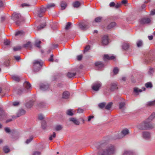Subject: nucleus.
<instances>
[{"label": "nucleus", "mask_w": 155, "mask_h": 155, "mask_svg": "<svg viewBox=\"0 0 155 155\" xmlns=\"http://www.w3.org/2000/svg\"><path fill=\"white\" fill-rule=\"evenodd\" d=\"M97 148L99 149L97 155H112L115 153L116 150L114 146L109 144L106 146L104 143L101 144Z\"/></svg>", "instance_id": "obj_1"}, {"label": "nucleus", "mask_w": 155, "mask_h": 155, "mask_svg": "<svg viewBox=\"0 0 155 155\" xmlns=\"http://www.w3.org/2000/svg\"><path fill=\"white\" fill-rule=\"evenodd\" d=\"M149 120L147 119L137 126L138 129L141 130H150L154 128L155 125L150 123Z\"/></svg>", "instance_id": "obj_2"}, {"label": "nucleus", "mask_w": 155, "mask_h": 155, "mask_svg": "<svg viewBox=\"0 0 155 155\" xmlns=\"http://www.w3.org/2000/svg\"><path fill=\"white\" fill-rule=\"evenodd\" d=\"M43 62L41 60L34 61L33 62V70L35 72L39 71L41 69Z\"/></svg>", "instance_id": "obj_3"}, {"label": "nucleus", "mask_w": 155, "mask_h": 155, "mask_svg": "<svg viewBox=\"0 0 155 155\" xmlns=\"http://www.w3.org/2000/svg\"><path fill=\"white\" fill-rule=\"evenodd\" d=\"M129 133V130L127 129L123 130L121 132L117 134L114 136L112 139L113 140H116L117 139H120L123 138L126 135Z\"/></svg>", "instance_id": "obj_4"}, {"label": "nucleus", "mask_w": 155, "mask_h": 155, "mask_svg": "<svg viewBox=\"0 0 155 155\" xmlns=\"http://www.w3.org/2000/svg\"><path fill=\"white\" fill-rule=\"evenodd\" d=\"M79 28L83 31H85L89 27V24L86 22L81 21L78 23Z\"/></svg>", "instance_id": "obj_5"}, {"label": "nucleus", "mask_w": 155, "mask_h": 155, "mask_svg": "<svg viewBox=\"0 0 155 155\" xmlns=\"http://www.w3.org/2000/svg\"><path fill=\"white\" fill-rule=\"evenodd\" d=\"M42 20H37L36 21L35 23H39L40 25L37 26V28L38 30H40L43 29L46 25L45 21H42Z\"/></svg>", "instance_id": "obj_6"}, {"label": "nucleus", "mask_w": 155, "mask_h": 155, "mask_svg": "<svg viewBox=\"0 0 155 155\" xmlns=\"http://www.w3.org/2000/svg\"><path fill=\"white\" fill-rule=\"evenodd\" d=\"M101 86V83L100 81H97L93 84L92 86V88L94 90L97 91L99 90Z\"/></svg>", "instance_id": "obj_7"}, {"label": "nucleus", "mask_w": 155, "mask_h": 155, "mask_svg": "<svg viewBox=\"0 0 155 155\" xmlns=\"http://www.w3.org/2000/svg\"><path fill=\"white\" fill-rule=\"evenodd\" d=\"M142 136L144 139L148 140L151 138V134L147 131H144L142 133Z\"/></svg>", "instance_id": "obj_8"}, {"label": "nucleus", "mask_w": 155, "mask_h": 155, "mask_svg": "<svg viewBox=\"0 0 155 155\" xmlns=\"http://www.w3.org/2000/svg\"><path fill=\"white\" fill-rule=\"evenodd\" d=\"M95 68L97 70H101L104 67V64L101 61L97 62L95 63Z\"/></svg>", "instance_id": "obj_9"}, {"label": "nucleus", "mask_w": 155, "mask_h": 155, "mask_svg": "<svg viewBox=\"0 0 155 155\" xmlns=\"http://www.w3.org/2000/svg\"><path fill=\"white\" fill-rule=\"evenodd\" d=\"M47 8L46 7H42L38 11V16L40 18L42 17V14L45 13L47 10Z\"/></svg>", "instance_id": "obj_10"}, {"label": "nucleus", "mask_w": 155, "mask_h": 155, "mask_svg": "<svg viewBox=\"0 0 155 155\" xmlns=\"http://www.w3.org/2000/svg\"><path fill=\"white\" fill-rule=\"evenodd\" d=\"M138 22L141 25H148L152 23L151 20H139Z\"/></svg>", "instance_id": "obj_11"}, {"label": "nucleus", "mask_w": 155, "mask_h": 155, "mask_svg": "<svg viewBox=\"0 0 155 155\" xmlns=\"http://www.w3.org/2000/svg\"><path fill=\"white\" fill-rule=\"evenodd\" d=\"M109 6L110 7L117 9L121 6V4L117 3L116 4H115L114 2H111L110 3Z\"/></svg>", "instance_id": "obj_12"}, {"label": "nucleus", "mask_w": 155, "mask_h": 155, "mask_svg": "<svg viewBox=\"0 0 155 155\" xmlns=\"http://www.w3.org/2000/svg\"><path fill=\"white\" fill-rule=\"evenodd\" d=\"M108 43V36L107 35H104L102 38V43L104 45L107 44Z\"/></svg>", "instance_id": "obj_13"}, {"label": "nucleus", "mask_w": 155, "mask_h": 155, "mask_svg": "<svg viewBox=\"0 0 155 155\" xmlns=\"http://www.w3.org/2000/svg\"><path fill=\"white\" fill-rule=\"evenodd\" d=\"M122 155H135L134 151L130 150H124Z\"/></svg>", "instance_id": "obj_14"}, {"label": "nucleus", "mask_w": 155, "mask_h": 155, "mask_svg": "<svg viewBox=\"0 0 155 155\" xmlns=\"http://www.w3.org/2000/svg\"><path fill=\"white\" fill-rule=\"evenodd\" d=\"M131 44L128 43H124L122 45V48L123 50H126L131 46Z\"/></svg>", "instance_id": "obj_15"}, {"label": "nucleus", "mask_w": 155, "mask_h": 155, "mask_svg": "<svg viewBox=\"0 0 155 155\" xmlns=\"http://www.w3.org/2000/svg\"><path fill=\"white\" fill-rule=\"evenodd\" d=\"M24 86L27 90V91L26 92L28 91V90H30L31 88V84L27 81H25L24 83Z\"/></svg>", "instance_id": "obj_16"}, {"label": "nucleus", "mask_w": 155, "mask_h": 155, "mask_svg": "<svg viewBox=\"0 0 155 155\" xmlns=\"http://www.w3.org/2000/svg\"><path fill=\"white\" fill-rule=\"evenodd\" d=\"M21 16L19 13H13L12 15V18L15 19H18L22 18Z\"/></svg>", "instance_id": "obj_17"}, {"label": "nucleus", "mask_w": 155, "mask_h": 155, "mask_svg": "<svg viewBox=\"0 0 155 155\" xmlns=\"http://www.w3.org/2000/svg\"><path fill=\"white\" fill-rule=\"evenodd\" d=\"M13 22L12 23H15V24L18 26H19L22 25L24 23V20H12Z\"/></svg>", "instance_id": "obj_18"}, {"label": "nucleus", "mask_w": 155, "mask_h": 155, "mask_svg": "<svg viewBox=\"0 0 155 155\" xmlns=\"http://www.w3.org/2000/svg\"><path fill=\"white\" fill-rule=\"evenodd\" d=\"M69 92L67 91H65L63 92L62 94V98L64 99H68L70 96Z\"/></svg>", "instance_id": "obj_19"}, {"label": "nucleus", "mask_w": 155, "mask_h": 155, "mask_svg": "<svg viewBox=\"0 0 155 155\" xmlns=\"http://www.w3.org/2000/svg\"><path fill=\"white\" fill-rule=\"evenodd\" d=\"M5 117V115L3 109L0 108V120H2Z\"/></svg>", "instance_id": "obj_20"}, {"label": "nucleus", "mask_w": 155, "mask_h": 155, "mask_svg": "<svg viewBox=\"0 0 155 155\" xmlns=\"http://www.w3.org/2000/svg\"><path fill=\"white\" fill-rule=\"evenodd\" d=\"M115 58V57L113 55L109 56L108 54H105L104 57V61L106 59L107 60H113Z\"/></svg>", "instance_id": "obj_21"}, {"label": "nucleus", "mask_w": 155, "mask_h": 155, "mask_svg": "<svg viewBox=\"0 0 155 155\" xmlns=\"http://www.w3.org/2000/svg\"><path fill=\"white\" fill-rule=\"evenodd\" d=\"M25 111L23 109H20L17 114V117H19L25 114Z\"/></svg>", "instance_id": "obj_22"}, {"label": "nucleus", "mask_w": 155, "mask_h": 155, "mask_svg": "<svg viewBox=\"0 0 155 155\" xmlns=\"http://www.w3.org/2000/svg\"><path fill=\"white\" fill-rule=\"evenodd\" d=\"M49 87V86L48 84H42L40 86V89L42 91H45Z\"/></svg>", "instance_id": "obj_23"}, {"label": "nucleus", "mask_w": 155, "mask_h": 155, "mask_svg": "<svg viewBox=\"0 0 155 155\" xmlns=\"http://www.w3.org/2000/svg\"><path fill=\"white\" fill-rule=\"evenodd\" d=\"M116 25V23L115 22L110 23L107 26V29H110L115 27Z\"/></svg>", "instance_id": "obj_24"}, {"label": "nucleus", "mask_w": 155, "mask_h": 155, "mask_svg": "<svg viewBox=\"0 0 155 155\" xmlns=\"http://www.w3.org/2000/svg\"><path fill=\"white\" fill-rule=\"evenodd\" d=\"M32 45L30 42L28 41L26 44H24L23 46V47L31 49V48Z\"/></svg>", "instance_id": "obj_25"}, {"label": "nucleus", "mask_w": 155, "mask_h": 155, "mask_svg": "<svg viewBox=\"0 0 155 155\" xmlns=\"http://www.w3.org/2000/svg\"><path fill=\"white\" fill-rule=\"evenodd\" d=\"M34 101L32 100H31L27 102L26 104V106L27 108H30L33 105Z\"/></svg>", "instance_id": "obj_26"}, {"label": "nucleus", "mask_w": 155, "mask_h": 155, "mask_svg": "<svg viewBox=\"0 0 155 155\" xmlns=\"http://www.w3.org/2000/svg\"><path fill=\"white\" fill-rule=\"evenodd\" d=\"M142 90L141 89H139L137 88H135L134 89V92L137 93L138 94L139 92H141L143 91H145V87H143L142 88Z\"/></svg>", "instance_id": "obj_27"}, {"label": "nucleus", "mask_w": 155, "mask_h": 155, "mask_svg": "<svg viewBox=\"0 0 155 155\" xmlns=\"http://www.w3.org/2000/svg\"><path fill=\"white\" fill-rule=\"evenodd\" d=\"M117 87L116 84L114 83L112 84H111L110 87V90L111 91H113L117 89Z\"/></svg>", "instance_id": "obj_28"}, {"label": "nucleus", "mask_w": 155, "mask_h": 155, "mask_svg": "<svg viewBox=\"0 0 155 155\" xmlns=\"http://www.w3.org/2000/svg\"><path fill=\"white\" fill-rule=\"evenodd\" d=\"M55 6V5L54 3H51L47 4L46 5V7L47 9H49L54 8Z\"/></svg>", "instance_id": "obj_29"}, {"label": "nucleus", "mask_w": 155, "mask_h": 155, "mask_svg": "<svg viewBox=\"0 0 155 155\" xmlns=\"http://www.w3.org/2000/svg\"><path fill=\"white\" fill-rule=\"evenodd\" d=\"M70 121L73 122L74 124H75L76 125H78L80 124L79 122L74 118H70Z\"/></svg>", "instance_id": "obj_30"}, {"label": "nucleus", "mask_w": 155, "mask_h": 155, "mask_svg": "<svg viewBox=\"0 0 155 155\" xmlns=\"http://www.w3.org/2000/svg\"><path fill=\"white\" fill-rule=\"evenodd\" d=\"M81 5L80 2L78 1H75L73 3V5L74 8H78Z\"/></svg>", "instance_id": "obj_31"}, {"label": "nucleus", "mask_w": 155, "mask_h": 155, "mask_svg": "<svg viewBox=\"0 0 155 155\" xmlns=\"http://www.w3.org/2000/svg\"><path fill=\"white\" fill-rule=\"evenodd\" d=\"M126 104L124 101L120 102L119 104V108L120 109L122 110L125 106Z\"/></svg>", "instance_id": "obj_32"}, {"label": "nucleus", "mask_w": 155, "mask_h": 155, "mask_svg": "<svg viewBox=\"0 0 155 155\" xmlns=\"http://www.w3.org/2000/svg\"><path fill=\"white\" fill-rule=\"evenodd\" d=\"M76 73H75L68 72L67 74V76L69 78H73L75 76Z\"/></svg>", "instance_id": "obj_33"}, {"label": "nucleus", "mask_w": 155, "mask_h": 155, "mask_svg": "<svg viewBox=\"0 0 155 155\" xmlns=\"http://www.w3.org/2000/svg\"><path fill=\"white\" fill-rule=\"evenodd\" d=\"M12 78L13 80L16 81L18 82L20 80L19 77L17 75H14L12 76Z\"/></svg>", "instance_id": "obj_34"}, {"label": "nucleus", "mask_w": 155, "mask_h": 155, "mask_svg": "<svg viewBox=\"0 0 155 155\" xmlns=\"http://www.w3.org/2000/svg\"><path fill=\"white\" fill-rule=\"evenodd\" d=\"M155 69L152 68H150L148 71V74L149 75H151L154 72Z\"/></svg>", "instance_id": "obj_35"}, {"label": "nucleus", "mask_w": 155, "mask_h": 155, "mask_svg": "<svg viewBox=\"0 0 155 155\" xmlns=\"http://www.w3.org/2000/svg\"><path fill=\"white\" fill-rule=\"evenodd\" d=\"M101 20H94L92 22V25L94 26H97L101 22Z\"/></svg>", "instance_id": "obj_36"}, {"label": "nucleus", "mask_w": 155, "mask_h": 155, "mask_svg": "<svg viewBox=\"0 0 155 155\" xmlns=\"http://www.w3.org/2000/svg\"><path fill=\"white\" fill-rule=\"evenodd\" d=\"M106 105V103L105 102H103L100 103H99L98 104V106L99 107L103 109L104 107H105V105Z\"/></svg>", "instance_id": "obj_37"}, {"label": "nucleus", "mask_w": 155, "mask_h": 155, "mask_svg": "<svg viewBox=\"0 0 155 155\" xmlns=\"http://www.w3.org/2000/svg\"><path fill=\"white\" fill-rule=\"evenodd\" d=\"M112 102H109L106 106L105 105V108L107 110H110L112 106Z\"/></svg>", "instance_id": "obj_38"}, {"label": "nucleus", "mask_w": 155, "mask_h": 155, "mask_svg": "<svg viewBox=\"0 0 155 155\" xmlns=\"http://www.w3.org/2000/svg\"><path fill=\"white\" fill-rule=\"evenodd\" d=\"M147 105L148 106H152L155 105V100L152 101H150L147 103Z\"/></svg>", "instance_id": "obj_39"}, {"label": "nucleus", "mask_w": 155, "mask_h": 155, "mask_svg": "<svg viewBox=\"0 0 155 155\" xmlns=\"http://www.w3.org/2000/svg\"><path fill=\"white\" fill-rule=\"evenodd\" d=\"M155 117V113L154 112H153L147 119L151 121Z\"/></svg>", "instance_id": "obj_40"}, {"label": "nucleus", "mask_w": 155, "mask_h": 155, "mask_svg": "<svg viewBox=\"0 0 155 155\" xmlns=\"http://www.w3.org/2000/svg\"><path fill=\"white\" fill-rule=\"evenodd\" d=\"M61 9H64L67 6V4L66 2H62L61 4Z\"/></svg>", "instance_id": "obj_41"}, {"label": "nucleus", "mask_w": 155, "mask_h": 155, "mask_svg": "<svg viewBox=\"0 0 155 155\" xmlns=\"http://www.w3.org/2000/svg\"><path fill=\"white\" fill-rule=\"evenodd\" d=\"M3 150L4 152L5 153H8L10 151V149L7 146H5L3 148Z\"/></svg>", "instance_id": "obj_42"}, {"label": "nucleus", "mask_w": 155, "mask_h": 155, "mask_svg": "<svg viewBox=\"0 0 155 155\" xmlns=\"http://www.w3.org/2000/svg\"><path fill=\"white\" fill-rule=\"evenodd\" d=\"M137 46L139 47L143 45V41L141 40H139L137 41L136 43Z\"/></svg>", "instance_id": "obj_43"}, {"label": "nucleus", "mask_w": 155, "mask_h": 155, "mask_svg": "<svg viewBox=\"0 0 155 155\" xmlns=\"http://www.w3.org/2000/svg\"><path fill=\"white\" fill-rule=\"evenodd\" d=\"M24 34V32L22 31H18L15 32V35H23Z\"/></svg>", "instance_id": "obj_44"}, {"label": "nucleus", "mask_w": 155, "mask_h": 155, "mask_svg": "<svg viewBox=\"0 0 155 155\" xmlns=\"http://www.w3.org/2000/svg\"><path fill=\"white\" fill-rule=\"evenodd\" d=\"M41 43V41H36L35 43V46L39 48L41 47L40 44Z\"/></svg>", "instance_id": "obj_45"}, {"label": "nucleus", "mask_w": 155, "mask_h": 155, "mask_svg": "<svg viewBox=\"0 0 155 155\" xmlns=\"http://www.w3.org/2000/svg\"><path fill=\"white\" fill-rule=\"evenodd\" d=\"M41 126L43 129H45L46 127V123L44 120L42 121L41 123Z\"/></svg>", "instance_id": "obj_46"}, {"label": "nucleus", "mask_w": 155, "mask_h": 155, "mask_svg": "<svg viewBox=\"0 0 155 155\" xmlns=\"http://www.w3.org/2000/svg\"><path fill=\"white\" fill-rule=\"evenodd\" d=\"M62 128V126L60 125H57L55 127V129L56 131H59L61 130Z\"/></svg>", "instance_id": "obj_47"}, {"label": "nucleus", "mask_w": 155, "mask_h": 155, "mask_svg": "<svg viewBox=\"0 0 155 155\" xmlns=\"http://www.w3.org/2000/svg\"><path fill=\"white\" fill-rule=\"evenodd\" d=\"M145 86L147 88H152V85L151 82H148L147 83L145 84Z\"/></svg>", "instance_id": "obj_48"}, {"label": "nucleus", "mask_w": 155, "mask_h": 155, "mask_svg": "<svg viewBox=\"0 0 155 155\" xmlns=\"http://www.w3.org/2000/svg\"><path fill=\"white\" fill-rule=\"evenodd\" d=\"M71 23L70 22H68V23H67L65 28V29L68 30L71 27Z\"/></svg>", "instance_id": "obj_49"}, {"label": "nucleus", "mask_w": 155, "mask_h": 155, "mask_svg": "<svg viewBox=\"0 0 155 155\" xmlns=\"http://www.w3.org/2000/svg\"><path fill=\"white\" fill-rule=\"evenodd\" d=\"M68 115L69 116H72L73 115V113L72 112V110L71 109L68 110L66 112Z\"/></svg>", "instance_id": "obj_50"}, {"label": "nucleus", "mask_w": 155, "mask_h": 155, "mask_svg": "<svg viewBox=\"0 0 155 155\" xmlns=\"http://www.w3.org/2000/svg\"><path fill=\"white\" fill-rule=\"evenodd\" d=\"M56 137V134L55 132L53 133V134L50 136L49 137V140H51L53 138H54Z\"/></svg>", "instance_id": "obj_51"}, {"label": "nucleus", "mask_w": 155, "mask_h": 155, "mask_svg": "<svg viewBox=\"0 0 155 155\" xmlns=\"http://www.w3.org/2000/svg\"><path fill=\"white\" fill-rule=\"evenodd\" d=\"M118 71L119 69L117 68H115L113 69V72L114 74H117Z\"/></svg>", "instance_id": "obj_52"}, {"label": "nucleus", "mask_w": 155, "mask_h": 155, "mask_svg": "<svg viewBox=\"0 0 155 155\" xmlns=\"http://www.w3.org/2000/svg\"><path fill=\"white\" fill-rule=\"evenodd\" d=\"M45 106V104L44 102H41L38 104V106L40 108L44 107Z\"/></svg>", "instance_id": "obj_53"}, {"label": "nucleus", "mask_w": 155, "mask_h": 155, "mask_svg": "<svg viewBox=\"0 0 155 155\" xmlns=\"http://www.w3.org/2000/svg\"><path fill=\"white\" fill-rule=\"evenodd\" d=\"M21 49V46H17L13 47V50L15 51H16L20 50Z\"/></svg>", "instance_id": "obj_54"}, {"label": "nucleus", "mask_w": 155, "mask_h": 155, "mask_svg": "<svg viewBox=\"0 0 155 155\" xmlns=\"http://www.w3.org/2000/svg\"><path fill=\"white\" fill-rule=\"evenodd\" d=\"M33 139V137H31L28 139L26 140L25 143L26 144L29 143Z\"/></svg>", "instance_id": "obj_55"}, {"label": "nucleus", "mask_w": 155, "mask_h": 155, "mask_svg": "<svg viewBox=\"0 0 155 155\" xmlns=\"http://www.w3.org/2000/svg\"><path fill=\"white\" fill-rule=\"evenodd\" d=\"M150 15H155V9H153L151 11Z\"/></svg>", "instance_id": "obj_56"}, {"label": "nucleus", "mask_w": 155, "mask_h": 155, "mask_svg": "<svg viewBox=\"0 0 155 155\" xmlns=\"http://www.w3.org/2000/svg\"><path fill=\"white\" fill-rule=\"evenodd\" d=\"M10 42L8 40H6L4 42V44L5 45H10Z\"/></svg>", "instance_id": "obj_57"}, {"label": "nucleus", "mask_w": 155, "mask_h": 155, "mask_svg": "<svg viewBox=\"0 0 155 155\" xmlns=\"http://www.w3.org/2000/svg\"><path fill=\"white\" fill-rule=\"evenodd\" d=\"M0 18L1 19H5L8 18L7 16L5 15H2L0 16Z\"/></svg>", "instance_id": "obj_58"}, {"label": "nucleus", "mask_w": 155, "mask_h": 155, "mask_svg": "<svg viewBox=\"0 0 155 155\" xmlns=\"http://www.w3.org/2000/svg\"><path fill=\"white\" fill-rule=\"evenodd\" d=\"M38 119L40 120H42L44 119V117L42 114H40L38 115Z\"/></svg>", "instance_id": "obj_59"}, {"label": "nucleus", "mask_w": 155, "mask_h": 155, "mask_svg": "<svg viewBox=\"0 0 155 155\" xmlns=\"http://www.w3.org/2000/svg\"><path fill=\"white\" fill-rule=\"evenodd\" d=\"M83 111L84 110L81 108H79L77 110V112L79 113H82L83 112Z\"/></svg>", "instance_id": "obj_60"}, {"label": "nucleus", "mask_w": 155, "mask_h": 155, "mask_svg": "<svg viewBox=\"0 0 155 155\" xmlns=\"http://www.w3.org/2000/svg\"><path fill=\"white\" fill-rule=\"evenodd\" d=\"M14 57L15 59L17 61L19 60L20 59V56H14Z\"/></svg>", "instance_id": "obj_61"}, {"label": "nucleus", "mask_w": 155, "mask_h": 155, "mask_svg": "<svg viewBox=\"0 0 155 155\" xmlns=\"http://www.w3.org/2000/svg\"><path fill=\"white\" fill-rule=\"evenodd\" d=\"M19 104V102L18 101H15L12 103V105L14 106H17Z\"/></svg>", "instance_id": "obj_62"}, {"label": "nucleus", "mask_w": 155, "mask_h": 155, "mask_svg": "<svg viewBox=\"0 0 155 155\" xmlns=\"http://www.w3.org/2000/svg\"><path fill=\"white\" fill-rule=\"evenodd\" d=\"M40 152L37 151H35L34 152L33 155H40Z\"/></svg>", "instance_id": "obj_63"}, {"label": "nucleus", "mask_w": 155, "mask_h": 155, "mask_svg": "<svg viewBox=\"0 0 155 155\" xmlns=\"http://www.w3.org/2000/svg\"><path fill=\"white\" fill-rule=\"evenodd\" d=\"M82 58V55H80L77 56V59L78 61H80L81 60Z\"/></svg>", "instance_id": "obj_64"}]
</instances>
